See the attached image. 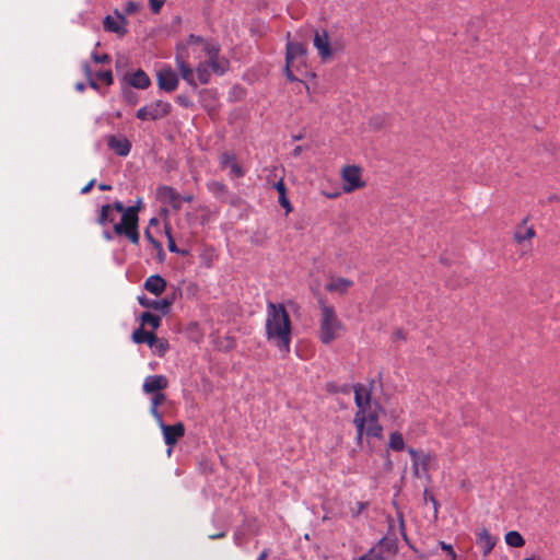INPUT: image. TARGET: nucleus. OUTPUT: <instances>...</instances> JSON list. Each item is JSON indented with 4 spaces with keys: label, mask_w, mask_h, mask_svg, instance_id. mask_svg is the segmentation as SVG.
<instances>
[{
    "label": "nucleus",
    "mask_w": 560,
    "mask_h": 560,
    "mask_svg": "<svg viewBox=\"0 0 560 560\" xmlns=\"http://www.w3.org/2000/svg\"><path fill=\"white\" fill-rule=\"evenodd\" d=\"M266 338L281 352L289 353L292 339V323L288 311L281 303L269 302L266 312Z\"/></svg>",
    "instance_id": "f257e3e1"
},
{
    "label": "nucleus",
    "mask_w": 560,
    "mask_h": 560,
    "mask_svg": "<svg viewBox=\"0 0 560 560\" xmlns=\"http://www.w3.org/2000/svg\"><path fill=\"white\" fill-rule=\"evenodd\" d=\"M320 312L318 337L323 343L329 345L339 337L342 324L338 319L332 306L322 303Z\"/></svg>",
    "instance_id": "f03ea898"
},
{
    "label": "nucleus",
    "mask_w": 560,
    "mask_h": 560,
    "mask_svg": "<svg viewBox=\"0 0 560 560\" xmlns=\"http://www.w3.org/2000/svg\"><path fill=\"white\" fill-rule=\"evenodd\" d=\"M139 206H131L121 215L119 223L114 224V232L117 235H125L132 244L138 245L140 241L138 223H139Z\"/></svg>",
    "instance_id": "7ed1b4c3"
},
{
    "label": "nucleus",
    "mask_w": 560,
    "mask_h": 560,
    "mask_svg": "<svg viewBox=\"0 0 560 560\" xmlns=\"http://www.w3.org/2000/svg\"><path fill=\"white\" fill-rule=\"evenodd\" d=\"M341 179L342 189L347 194L364 188L366 185L362 179V170L357 165H347L342 167Z\"/></svg>",
    "instance_id": "20e7f679"
},
{
    "label": "nucleus",
    "mask_w": 560,
    "mask_h": 560,
    "mask_svg": "<svg viewBox=\"0 0 560 560\" xmlns=\"http://www.w3.org/2000/svg\"><path fill=\"white\" fill-rule=\"evenodd\" d=\"M172 110V105L168 102L155 101L154 103L140 107L136 116L140 120H158L166 117Z\"/></svg>",
    "instance_id": "39448f33"
},
{
    "label": "nucleus",
    "mask_w": 560,
    "mask_h": 560,
    "mask_svg": "<svg viewBox=\"0 0 560 560\" xmlns=\"http://www.w3.org/2000/svg\"><path fill=\"white\" fill-rule=\"evenodd\" d=\"M220 47L215 43H205V54L209 58L211 71L222 75L229 68V60L219 57Z\"/></svg>",
    "instance_id": "423d86ee"
},
{
    "label": "nucleus",
    "mask_w": 560,
    "mask_h": 560,
    "mask_svg": "<svg viewBox=\"0 0 560 560\" xmlns=\"http://www.w3.org/2000/svg\"><path fill=\"white\" fill-rule=\"evenodd\" d=\"M313 46L317 50L318 56L322 60H328L332 57V48L328 32L326 30H316L313 38Z\"/></svg>",
    "instance_id": "0eeeda50"
},
{
    "label": "nucleus",
    "mask_w": 560,
    "mask_h": 560,
    "mask_svg": "<svg viewBox=\"0 0 560 560\" xmlns=\"http://www.w3.org/2000/svg\"><path fill=\"white\" fill-rule=\"evenodd\" d=\"M184 46L178 45L177 46V54L175 57L176 67L180 73V77L183 80H185L192 89L197 88V83L194 77V70L186 61V57L184 55Z\"/></svg>",
    "instance_id": "6e6552de"
},
{
    "label": "nucleus",
    "mask_w": 560,
    "mask_h": 560,
    "mask_svg": "<svg viewBox=\"0 0 560 560\" xmlns=\"http://www.w3.org/2000/svg\"><path fill=\"white\" fill-rule=\"evenodd\" d=\"M158 85L165 92H174L178 88V77L171 67H164L156 73Z\"/></svg>",
    "instance_id": "1a4fd4ad"
},
{
    "label": "nucleus",
    "mask_w": 560,
    "mask_h": 560,
    "mask_svg": "<svg viewBox=\"0 0 560 560\" xmlns=\"http://www.w3.org/2000/svg\"><path fill=\"white\" fill-rule=\"evenodd\" d=\"M163 432V439L165 444L170 447L168 454L172 452V447L178 442L185 434V425L182 422H177L173 425L162 423L160 425Z\"/></svg>",
    "instance_id": "9d476101"
},
{
    "label": "nucleus",
    "mask_w": 560,
    "mask_h": 560,
    "mask_svg": "<svg viewBox=\"0 0 560 560\" xmlns=\"http://www.w3.org/2000/svg\"><path fill=\"white\" fill-rule=\"evenodd\" d=\"M307 48L304 43L288 42L285 61L287 63L304 65V58L306 56Z\"/></svg>",
    "instance_id": "9b49d317"
},
{
    "label": "nucleus",
    "mask_w": 560,
    "mask_h": 560,
    "mask_svg": "<svg viewBox=\"0 0 560 560\" xmlns=\"http://www.w3.org/2000/svg\"><path fill=\"white\" fill-rule=\"evenodd\" d=\"M354 402L358 408L354 416H361L363 418V409L369 408L372 405L371 401V389L363 384H357L353 386Z\"/></svg>",
    "instance_id": "f8f14e48"
},
{
    "label": "nucleus",
    "mask_w": 560,
    "mask_h": 560,
    "mask_svg": "<svg viewBox=\"0 0 560 560\" xmlns=\"http://www.w3.org/2000/svg\"><path fill=\"white\" fill-rule=\"evenodd\" d=\"M158 197L161 202L170 205L175 210H179L182 208V195L171 186L159 187Z\"/></svg>",
    "instance_id": "ddd939ff"
},
{
    "label": "nucleus",
    "mask_w": 560,
    "mask_h": 560,
    "mask_svg": "<svg viewBox=\"0 0 560 560\" xmlns=\"http://www.w3.org/2000/svg\"><path fill=\"white\" fill-rule=\"evenodd\" d=\"M167 386L168 380L165 375H149L143 381L142 390L144 394L160 393L167 388Z\"/></svg>",
    "instance_id": "4468645a"
},
{
    "label": "nucleus",
    "mask_w": 560,
    "mask_h": 560,
    "mask_svg": "<svg viewBox=\"0 0 560 560\" xmlns=\"http://www.w3.org/2000/svg\"><path fill=\"white\" fill-rule=\"evenodd\" d=\"M127 24L128 21L126 20V18L119 13H117L116 16H105L103 22L105 31L116 33L119 36H124L127 34Z\"/></svg>",
    "instance_id": "2eb2a0df"
},
{
    "label": "nucleus",
    "mask_w": 560,
    "mask_h": 560,
    "mask_svg": "<svg viewBox=\"0 0 560 560\" xmlns=\"http://www.w3.org/2000/svg\"><path fill=\"white\" fill-rule=\"evenodd\" d=\"M107 147L119 156H127L131 151V142L124 136L109 135L106 137Z\"/></svg>",
    "instance_id": "dca6fc26"
},
{
    "label": "nucleus",
    "mask_w": 560,
    "mask_h": 560,
    "mask_svg": "<svg viewBox=\"0 0 560 560\" xmlns=\"http://www.w3.org/2000/svg\"><path fill=\"white\" fill-rule=\"evenodd\" d=\"M138 302L142 307L152 308L155 311H161L166 314L170 311V307L174 303V298H164L162 300H151L144 295L138 296Z\"/></svg>",
    "instance_id": "f3484780"
},
{
    "label": "nucleus",
    "mask_w": 560,
    "mask_h": 560,
    "mask_svg": "<svg viewBox=\"0 0 560 560\" xmlns=\"http://www.w3.org/2000/svg\"><path fill=\"white\" fill-rule=\"evenodd\" d=\"M124 80L129 86L135 89L145 90L151 85V79L142 69H138L132 73H126Z\"/></svg>",
    "instance_id": "a211bd4d"
},
{
    "label": "nucleus",
    "mask_w": 560,
    "mask_h": 560,
    "mask_svg": "<svg viewBox=\"0 0 560 560\" xmlns=\"http://www.w3.org/2000/svg\"><path fill=\"white\" fill-rule=\"evenodd\" d=\"M498 538L492 536L487 528H481L477 536V545L481 548L482 555L487 557L497 544Z\"/></svg>",
    "instance_id": "6ab92c4d"
},
{
    "label": "nucleus",
    "mask_w": 560,
    "mask_h": 560,
    "mask_svg": "<svg viewBox=\"0 0 560 560\" xmlns=\"http://www.w3.org/2000/svg\"><path fill=\"white\" fill-rule=\"evenodd\" d=\"M166 285L165 279L160 275H152L144 281V289L156 296L161 295L165 291Z\"/></svg>",
    "instance_id": "aec40b11"
},
{
    "label": "nucleus",
    "mask_w": 560,
    "mask_h": 560,
    "mask_svg": "<svg viewBox=\"0 0 560 560\" xmlns=\"http://www.w3.org/2000/svg\"><path fill=\"white\" fill-rule=\"evenodd\" d=\"M434 456L430 453H422L419 459L412 465V474L415 477L419 478L423 474H428L431 463L433 462Z\"/></svg>",
    "instance_id": "412c9836"
},
{
    "label": "nucleus",
    "mask_w": 560,
    "mask_h": 560,
    "mask_svg": "<svg viewBox=\"0 0 560 560\" xmlns=\"http://www.w3.org/2000/svg\"><path fill=\"white\" fill-rule=\"evenodd\" d=\"M352 285V280L338 277L330 279V281L326 284V290L329 292H338L339 294H345Z\"/></svg>",
    "instance_id": "4be33fe9"
},
{
    "label": "nucleus",
    "mask_w": 560,
    "mask_h": 560,
    "mask_svg": "<svg viewBox=\"0 0 560 560\" xmlns=\"http://www.w3.org/2000/svg\"><path fill=\"white\" fill-rule=\"evenodd\" d=\"M132 340L136 343H147L150 348H153L158 342V337L154 332L140 327L132 332Z\"/></svg>",
    "instance_id": "5701e85b"
},
{
    "label": "nucleus",
    "mask_w": 560,
    "mask_h": 560,
    "mask_svg": "<svg viewBox=\"0 0 560 560\" xmlns=\"http://www.w3.org/2000/svg\"><path fill=\"white\" fill-rule=\"evenodd\" d=\"M273 187L278 191V201L280 206L285 210L287 214L290 213L293 210V208L290 200L287 197V187L282 176H280L279 180L273 184Z\"/></svg>",
    "instance_id": "b1692460"
},
{
    "label": "nucleus",
    "mask_w": 560,
    "mask_h": 560,
    "mask_svg": "<svg viewBox=\"0 0 560 560\" xmlns=\"http://www.w3.org/2000/svg\"><path fill=\"white\" fill-rule=\"evenodd\" d=\"M221 165L223 168H230L231 174L236 177H242L244 175L243 168L237 164L235 155L230 153H224L221 155Z\"/></svg>",
    "instance_id": "393cba45"
},
{
    "label": "nucleus",
    "mask_w": 560,
    "mask_h": 560,
    "mask_svg": "<svg viewBox=\"0 0 560 560\" xmlns=\"http://www.w3.org/2000/svg\"><path fill=\"white\" fill-rule=\"evenodd\" d=\"M378 404L377 402H374L371 405V407H366L363 409V420H364V425H366V423H378Z\"/></svg>",
    "instance_id": "a878e982"
},
{
    "label": "nucleus",
    "mask_w": 560,
    "mask_h": 560,
    "mask_svg": "<svg viewBox=\"0 0 560 560\" xmlns=\"http://www.w3.org/2000/svg\"><path fill=\"white\" fill-rule=\"evenodd\" d=\"M198 81L201 84H207L211 78V68L208 61L200 62L196 68Z\"/></svg>",
    "instance_id": "bb28decb"
},
{
    "label": "nucleus",
    "mask_w": 560,
    "mask_h": 560,
    "mask_svg": "<svg viewBox=\"0 0 560 560\" xmlns=\"http://www.w3.org/2000/svg\"><path fill=\"white\" fill-rule=\"evenodd\" d=\"M96 221L102 226L106 225L107 223H113L115 221V217L112 212V205L107 203L102 206Z\"/></svg>",
    "instance_id": "cd10ccee"
},
{
    "label": "nucleus",
    "mask_w": 560,
    "mask_h": 560,
    "mask_svg": "<svg viewBox=\"0 0 560 560\" xmlns=\"http://www.w3.org/2000/svg\"><path fill=\"white\" fill-rule=\"evenodd\" d=\"M141 320V327L148 325L151 326L153 329H158L161 325V317L158 315H154L150 312H144L140 316Z\"/></svg>",
    "instance_id": "c85d7f7f"
},
{
    "label": "nucleus",
    "mask_w": 560,
    "mask_h": 560,
    "mask_svg": "<svg viewBox=\"0 0 560 560\" xmlns=\"http://www.w3.org/2000/svg\"><path fill=\"white\" fill-rule=\"evenodd\" d=\"M389 448L396 452H400L405 448V442L401 433L399 432H393L389 435Z\"/></svg>",
    "instance_id": "c756f323"
},
{
    "label": "nucleus",
    "mask_w": 560,
    "mask_h": 560,
    "mask_svg": "<svg viewBox=\"0 0 560 560\" xmlns=\"http://www.w3.org/2000/svg\"><path fill=\"white\" fill-rule=\"evenodd\" d=\"M505 542L511 547H522L525 540L518 532L511 530L505 535Z\"/></svg>",
    "instance_id": "7c9ffc66"
},
{
    "label": "nucleus",
    "mask_w": 560,
    "mask_h": 560,
    "mask_svg": "<svg viewBox=\"0 0 560 560\" xmlns=\"http://www.w3.org/2000/svg\"><path fill=\"white\" fill-rule=\"evenodd\" d=\"M353 423L357 428V438H355L357 444L361 445L363 442V435L365 434L364 420L361 416H354Z\"/></svg>",
    "instance_id": "2f4dec72"
},
{
    "label": "nucleus",
    "mask_w": 560,
    "mask_h": 560,
    "mask_svg": "<svg viewBox=\"0 0 560 560\" xmlns=\"http://www.w3.org/2000/svg\"><path fill=\"white\" fill-rule=\"evenodd\" d=\"M365 435L368 438H382L383 427L380 423H366Z\"/></svg>",
    "instance_id": "473e14b6"
},
{
    "label": "nucleus",
    "mask_w": 560,
    "mask_h": 560,
    "mask_svg": "<svg viewBox=\"0 0 560 560\" xmlns=\"http://www.w3.org/2000/svg\"><path fill=\"white\" fill-rule=\"evenodd\" d=\"M207 186H208V189L215 196H222V195L226 194V191H228L226 186L221 182L213 180V182L208 183Z\"/></svg>",
    "instance_id": "72a5a7b5"
},
{
    "label": "nucleus",
    "mask_w": 560,
    "mask_h": 560,
    "mask_svg": "<svg viewBox=\"0 0 560 560\" xmlns=\"http://www.w3.org/2000/svg\"><path fill=\"white\" fill-rule=\"evenodd\" d=\"M96 77L98 80L104 82L106 85L113 84L114 79H113V74H112L110 70L98 71L96 73Z\"/></svg>",
    "instance_id": "f704fd0d"
},
{
    "label": "nucleus",
    "mask_w": 560,
    "mask_h": 560,
    "mask_svg": "<svg viewBox=\"0 0 560 560\" xmlns=\"http://www.w3.org/2000/svg\"><path fill=\"white\" fill-rule=\"evenodd\" d=\"M176 103L185 108H190L194 106V102L188 95L179 94L176 96Z\"/></svg>",
    "instance_id": "c9c22d12"
},
{
    "label": "nucleus",
    "mask_w": 560,
    "mask_h": 560,
    "mask_svg": "<svg viewBox=\"0 0 560 560\" xmlns=\"http://www.w3.org/2000/svg\"><path fill=\"white\" fill-rule=\"evenodd\" d=\"M152 349L159 355H163L167 351V349H168V343H167L166 340L158 338V342L155 343V346Z\"/></svg>",
    "instance_id": "e433bc0d"
},
{
    "label": "nucleus",
    "mask_w": 560,
    "mask_h": 560,
    "mask_svg": "<svg viewBox=\"0 0 560 560\" xmlns=\"http://www.w3.org/2000/svg\"><path fill=\"white\" fill-rule=\"evenodd\" d=\"M205 43H210L209 40H205L202 37L190 34L187 39V45H201L202 50L205 51Z\"/></svg>",
    "instance_id": "4c0bfd02"
},
{
    "label": "nucleus",
    "mask_w": 560,
    "mask_h": 560,
    "mask_svg": "<svg viewBox=\"0 0 560 560\" xmlns=\"http://www.w3.org/2000/svg\"><path fill=\"white\" fill-rule=\"evenodd\" d=\"M150 413L159 424V427L164 423L162 413L159 411V407L150 404Z\"/></svg>",
    "instance_id": "58836bf2"
},
{
    "label": "nucleus",
    "mask_w": 560,
    "mask_h": 560,
    "mask_svg": "<svg viewBox=\"0 0 560 560\" xmlns=\"http://www.w3.org/2000/svg\"><path fill=\"white\" fill-rule=\"evenodd\" d=\"M152 395H153V397L151 398V404L154 406L160 407L166 400V396L162 392L153 393Z\"/></svg>",
    "instance_id": "ea45409f"
},
{
    "label": "nucleus",
    "mask_w": 560,
    "mask_h": 560,
    "mask_svg": "<svg viewBox=\"0 0 560 560\" xmlns=\"http://www.w3.org/2000/svg\"><path fill=\"white\" fill-rule=\"evenodd\" d=\"M124 97L125 100L130 104H137L138 96L135 92H132L130 89L124 90Z\"/></svg>",
    "instance_id": "a19ab883"
},
{
    "label": "nucleus",
    "mask_w": 560,
    "mask_h": 560,
    "mask_svg": "<svg viewBox=\"0 0 560 560\" xmlns=\"http://www.w3.org/2000/svg\"><path fill=\"white\" fill-rule=\"evenodd\" d=\"M299 67H300L299 65H294V63H287V62H285V75H287L288 80H290V81H292V82L298 80V79L295 78V75L293 74V70H292V68H296V69H299Z\"/></svg>",
    "instance_id": "79ce46f5"
},
{
    "label": "nucleus",
    "mask_w": 560,
    "mask_h": 560,
    "mask_svg": "<svg viewBox=\"0 0 560 560\" xmlns=\"http://www.w3.org/2000/svg\"><path fill=\"white\" fill-rule=\"evenodd\" d=\"M440 546H441L442 550L447 552V555L450 556L451 560H456V553H455L452 545H448V544H446L444 541H440Z\"/></svg>",
    "instance_id": "37998d69"
},
{
    "label": "nucleus",
    "mask_w": 560,
    "mask_h": 560,
    "mask_svg": "<svg viewBox=\"0 0 560 560\" xmlns=\"http://www.w3.org/2000/svg\"><path fill=\"white\" fill-rule=\"evenodd\" d=\"M165 0H149L150 8L154 13H159L164 4Z\"/></svg>",
    "instance_id": "c03bdc74"
},
{
    "label": "nucleus",
    "mask_w": 560,
    "mask_h": 560,
    "mask_svg": "<svg viewBox=\"0 0 560 560\" xmlns=\"http://www.w3.org/2000/svg\"><path fill=\"white\" fill-rule=\"evenodd\" d=\"M92 58L96 63H106L110 61V57L107 54H93Z\"/></svg>",
    "instance_id": "a18cd8bd"
},
{
    "label": "nucleus",
    "mask_w": 560,
    "mask_h": 560,
    "mask_svg": "<svg viewBox=\"0 0 560 560\" xmlns=\"http://www.w3.org/2000/svg\"><path fill=\"white\" fill-rule=\"evenodd\" d=\"M525 223V219L522 220V223L521 224H524ZM514 240L517 244H522L523 241L525 240V234H523L522 232V225L518 226V229L515 231L514 233Z\"/></svg>",
    "instance_id": "49530a36"
},
{
    "label": "nucleus",
    "mask_w": 560,
    "mask_h": 560,
    "mask_svg": "<svg viewBox=\"0 0 560 560\" xmlns=\"http://www.w3.org/2000/svg\"><path fill=\"white\" fill-rule=\"evenodd\" d=\"M117 211L119 213H121V215L127 211V208L122 205L121 201H115L113 205H112V212L113 211Z\"/></svg>",
    "instance_id": "de8ad7c7"
},
{
    "label": "nucleus",
    "mask_w": 560,
    "mask_h": 560,
    "mask_svg": "<svg viewBox=\"0 0 560 560\" xmlns=\"http://www.w3.org/2000/svg\"><path fill=\"white\" fill-rule=\"evenodd\" d=\"M380 559H381V557L377 553H375L374 551L371 550L370 552L361 556L357 560H380Z\"/></svg>",
    "instance_id": "09e8293b"
},
{
    "label": "nucleus",
    "mask_w": 560,
    "mask_h": 560,
    "mask_svg": "<svg viewBox=\"0 0 560 560\" xmlns=\"http://www.w3.org/2000/svg\"><path fill=\"white\" fill-rule=\"evenodd\" d=\"M408 454L410 455L411 457V460H412V465H415V463L419 459V457L422 455L421 452L415 450V448H408Z\"/></svg>",
    "instance_id": "8fccbe9b"
},
{
    "label": "nucleus",
    "mask_w": 560,
    "mask_h": 560,
    "mask_svg": "<svg viewBox=\"0 0 560 560\" xmlns=\"http://www.w3.org/2000/svg\"><path fill=\"white\" fill-rule=\"evenodd\" d=\"M278 168L277 167H272L270 171H269V175L267 177V183L270 184L272 187H273V184L276 183L273 180V178H276L278 176Z\"/></svg>",
    "instance_id": "3c124183"
},
{
    "label": "nucleus",
    "mask_w": 560,
    "mask_h": 560,
    "mask_svg": "<svg viewBox=\"0 0 560 560\" xmlns=\"http://www.w3.org/2000/svg\"><path fill=\"white\" fill-rule=\"evenodd\" d=\"M144 234H145V237L148 238V241H149L150 243H152L153 245H155V246H158V247L160 246V243H159V242H158V241L152 236V234H151V232H150V230H149V229H147V230L144 231Z\"/></svg>",
    "instance_id": "603ef678"
},
{
    "label": "nucleus",
    "mask_w": 560,
    "mask_h": 560,
    "mask_svg": "<svg viewBox=\"0 0 560 560\" xmlns=\"http://www.w3.org/2000/svg\"><path fill=\"white\" fill-rule=\"evenodd\" d=\"M168 250L172 253H179V250L177 249L176 244L171 235L168 236Z\"/></svg>",
    "instance_id": "864d4df0"
},
{
    "label": "nucleus",
    "mask_w": 560,
    "mask_h": 560,
    "mask_svg": "<svg viewBox=\"0 0 560 560\" xmlns=\"http://www.w3.org/2000/svg\"><path fill=\"white\" fill-rule=\"evenodd\" d=\"M95 184V179H91L82 189H81V194H88L91 191V189L93 188Z\"/></svg>",
    "instance_id": "5fc2aeb1"
},
{
    "label": "nucleus",
    "mask_w": 560,
    "mask_h": 560,
    "mask_svg": "<svg viewBox=\"0 0 560 560\" xmlns=\"http://www.w3.org/2000/svg\"><path fill=\"white\" fill-rule=\"evenodd\" d=\"M394 336H395L396 339H402V340L406 339V336H405L404 331L400 330V329L396 330Z\"/></svg>",
    "instance_id": "6e6d98bb"
},
{
    "label": "nucleus",
    "mask_w": 560,
    "mask_h": 560,
    "mask_svg": "<svg viewBox=\"0 0 560 560\" xmlns=\"http://www.w3.org/2000/svg\"><path fill=\"white\" fill-rule=\"evenodd\" d=\"M535 236V230L533 226H528L527 228V241H529L530 238H533Z\"/></svg>",
    "instance_id": "4d7b16f0"
},
{
    "label": "nucleus",
    "mask_w": 560,
    "mask_h": 560,
    "mask_svg": "<svg viewBox=\"0 0 560 560\" xmlns=\"http://www.w3.org/2000/svg\"><path fill=\"white\" fill-rule=\"evenodd\" d=\"M223 537H225V533L224 532L219 533V534L209 535L210 539H218V538H223Z\"/></svg>",
    "instance_id": "13d9d810"
},
{
    "label": "nucleus",
    "mask_w": 560,
    "mask_h": 560,
    "mask_svg": "<svg viewBox=\"0 0 560 560\" xmlns=\"http://www.w3.org/2000/svg\"><path fill=\"white\" fill-rule=\"evenodd\" d=\"M182 198H183V202L184 201L191 202L194 200V196L192 195H186V196L182 195Z\"/></svg>",
    "instance_id": "bf43d9fd"
},
{
    "label": "nucleus",
    "mask_w": 560,
    "mask_h": 560,
    "mask_svg": "<svg viewBox=\"0 0 560 560\" xmlns=\"http://www.w3.org/2000/svg\"><path fill=\"white\" fill-rule=\"evenodd\" d=\"M98 188H100L101 190H110V189H112V186H110V185H107V184H103V183H102V184H100V185H98Z\"/></svg>",
    "instance_id": "052dcab7"
},
{
    "label": "nucleus",
    "mask_w": 560,
    "mask_h": 560,
    "mask_svg": "<svg viewBox=\"0 0 560 560\" xmlns=\"http://www.w3.org/2000/svg\"><path fill=\"white\" fill-rule=\"evenodd\" d=\"M268 557V551L267 550H264L259 557H258V560H266Z\"/></svg>",
    "instance_id": "680f3d73"
},
{
    "label": "nucleus",
    "mask_w": 560,
    "mask_h": 560,
    "mask_svg": "<svg viewBox=\"0 0 560 560\" xmlns=\"http://www.w3.org/2000/svg\"><path fill=\"white\" fill-rule=\"evenodd\" d=\"M135 9H136V4H135V3H132V2H130V3L128 4L127 11L130 13V12H132Z\"/></svg>",
    "instance_id": "e2e57ef3"
},
{
    "label": "nucleus",
    "mask_w": 560,
    "mask_h": 560,
    "mask_svg": "<svg viewBox=\"0 0 560 560\" xmlns=\"http://www.w3.org/2000/svg\"><path fill=\"white\" fill-rule=\"evenodd\" d=\"M302 151V148L301 147H296L294 150H293V155L294 156H298Z\"/></svg>",
    "instance_id": "0e129e2a"
},
{
    "label": "nucleus",
    "mask_w": 560,
    "mask_h": 560,
    "mask_svg": "<svg viewBox=\"0 0 560 560\" xmlns=\"http://www.w3.org/2000/svg\"><path fill=\"white\" fill-rule=\"evenodd\" d=\"M326 196H327L328 198H330V199H334V198L338 197V196H339V194H338V192H336V194L329 192V194H327Z\"/></svg>",
    "instance_id": "69168bd1"
},
{
    "label": "nucleus",
    "mask_w": 560,
    "mask_h": 560,
    "mask_svg": "<svg viewBox=\"0 0 560 560\" xmlns=\"http://www.w3.org/2000/svg\"><path fill=\"white\" fill-rule=\"evenodd\" d=\"M104 237H105L106 240H108V241H109V240H112V235H110V233H109V232H105V233H104Z\"/></svg>",
    "instance_id": "338daca9"
},
{
    "label": "nucleus",
    "mask_w": 560,
    "mask_h": 560,
    "mask_svg": "<svg viewBox=\"0 0 560 560\" xmlns=\"http://www.w3.org/2000/svg\"><path fill=\"white\" fill-rule=\"evenodd\" d=\"M549 201H553V200H558V196L557 195H551L549 196Z\"/></svg>",
    "instance_id": "774afa93"
}]
</instances>
